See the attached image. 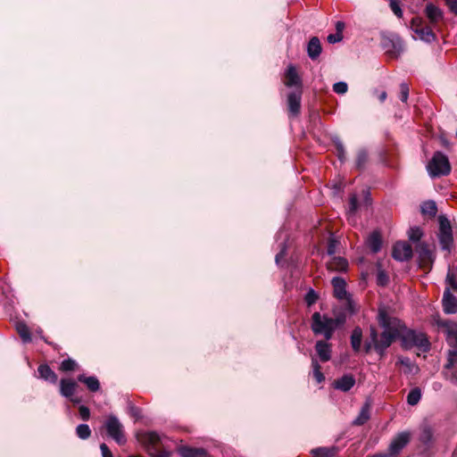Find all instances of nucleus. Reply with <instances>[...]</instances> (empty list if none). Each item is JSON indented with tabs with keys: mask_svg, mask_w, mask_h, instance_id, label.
Instances as JSON below:
<instances>
[{
	"mask_svg": "<svg viewBox=\"0 0 457 457\" xmlns=\"http://www.w3.org/2000/svg\"><path fill=\"white\" fill-rule=\"evenodd\" d=\"M107 436L118 445H124L127 442L124 427L120 420L113 414H110L104 423Z\"/></svg>",
	"mask_w": 457,
	"mask_h": 457,
	"instance_id": "nucleus-6",
	"label": "nucleus"
},
{
	"mask_svg": "<svg viewBox=\"0 0 457 457\" xmlns=\"http://www.w3.org/2000/svg\"><path fill=\"white\" fill-rule=\"evenodd\" d=\"M420 264L423 267L432 266L435 261V253L431 246L426 242H419L415 245Z\"/></svg>",
	"mask_w": 457,
	"mask_h": 457,
	"instance_id": "nucleus-9",
	"label": "nucleus"
},
{
	"mask_svg": "<svg viewBox=\"0 0 457 457\" xmlns=\"http://www.w3.org/2000/svg\"><path fill=\"white\" fill-rule=\"evenodd\" d=\"M423 445H429L433 442V432L430 428H425L420 436Z\"/></svg>",
	"mask_w": 457,
	"mask_h": 457,
	"instance_id": "nucleus-40",
	"label": "nucleus"
},
{
	"mask_svg": "<svg viewBox=\"0 0 457 457\" xmlns=\"http://www.w3.org/2000/svg\"><path fill=\"white\" fill-rule=\"evenodd\" d=\"M16 330L23 343L28 344L31 342V335L29 328L24 322H18L16 324Z\"/></svg>",
	"mask_w": 457,
	"mask_h": 457,
	"instance_id": "nucleus-31",
	"label": "nucleus"
},
{
	"mask_svg": "<svg viewBox=\"0 0 457 457\" xmlns=\"http://www.w3.org/2000/svg\"><path fill=\"white\" fill-rule=\"evenodd\" d=\"M311 328L315 336H323L326 340H330L335 332L332 318L319 312L312 316Z\"/></svg>",
	"mask_w": 457,
	"mask_h": 457,
	"instance_id": "nucleus-3",
	"label": "nucleus"
},
{
	"mask_svg": "<svg viewBox=\"0 0 457 457\" xmlns=\"http://www.w3.org/2000/svg\"><path fill=\"white\" fill-rule=\"evenodd\" d=\"M370 339L374 343V351L382 358L385 356L386 349L396 340L393 335L382 331L379 335L375 327L370 326Z\"/></svg>",
	"mask_w": 457,
	"mask_h": 457,
	"instance_id": "nucleus-7",
	"label": "nucleus"
},
{
	"mask_svg": "<svg viewBox=\"0 0 457 457\" xmlns=\"http://www.w3.org/2000/svg\"><path fill=\"white\" fill-rule=\"evenodd\" d=\"M371 349L374 350V343L370 337L369 340H367L364 344L365 353H370Z\"/></svg>",
	"mask_w": 457,
	"mask_h": 457,
	"instance_id": "nucleus-59",
	"label": "nucleus"
},
{
	"mask_svg": "<svg viewBox=\"0 0 457 457\" xmlns=\"http://www.w3.org/2000/svg\"><path fill=\"white\" fill-rule=\"evenodd\" d=\"M277 240L283 239V241L279 245V252L276 254L275 262L278 265L280 264V261L286 256L287 252V241L288 239V235L284 229H279L277 233Z\"/></svg>",
	"mask_w": 457,
	"mask_h": 457,
	"instance_id": "nucleus-20",
	"label": "nucleus"
},
{
	"mask_svg": "<svg viewBox=\"0 0 457 457\" xmlns=\"http://www.w3.org/2000/svg\"><path fill=\"white\" fill-rule=\"evenodd\" d=\"M367 243L372 253H377L381 250L382 241L378 232H372L370 235Z\"/></svg>",
	"mask_w": 457,
	"mask_h": 457,
	"instance_id": "nucleus-29",
	"label": "nucleus"
},
{
	"mask_svg": "<svg viewBox=\"0 0 457 457\" xmlns=\"http://www.w3.org/2000/svg\"><path fill=\"white\" fill-rule=\"evenodd\" d=\"M443 311L446 314L457 313V297L450 291V287H445L442 298Z\"/></svg>",
	"mask_w": 457,
	"mask_h": 457,
	"instance_id": "nucleus-11",
	"label": "nucleus"
},
{
	"mask_svg": "<svg viewBox=\"0 0 457 457\" xmlns=\"http://www.w3.org/2000/svg\"><path fill=\"white\" fill-rule=\"evenodd\" d=\"M422 236H423V231L418 226H414V227L410 228V229L408 231L409 240L413 242V243L420 242V239H421Z\"/></svg>",
	"mask_w": 457,
	"mask_h": 457,
	"instance_id": "nucleus-35",
	"label": "nucleus"
},
{
	"mask_svg": "<svg viewBox=\"0 0 457 457\" xmlns=\"http://www.w3.org/2000/svg\"><path fill=\"white\" fill-rule=\"evenodd\" d=\"M445 2L449 10L453 13L457 14V0H445Z\"/></svg>",
	"mask_w": 457,
	"mask_h": 457,
	"instance_id": "nucleus-55",
	"label": "nucleus"
},
{
	"mask_svg": "<svg viewBox=\"0 0 457 457\" xmlns=\"http://www.w3.org/2000/svg\"><path fill=\"white\" fill-rule=\"evenodd\" d=\"M333 90L338 95H343L348 90L347 83L345 81L337 82L333 85Z\"/></svg>",
	"mask_w": 457,
	"mask_h": 457,
	"instance_id": "nucleus-46",
	"label": "nucleus"
},
{
	"mask_svg": "<svg viewBox=\"0 0 457 457\" xmlns=\"http://www.w3.org/2000/svg\"><path fill=\"white\" fill-rule=\"evenodd\" d=\"M130 413L137 418L139 417V410L137 407H131Z\"/></svg>",
	"mask_w": 457,
	"mask_h": 457,
	"instance_id": "nucleus-62",
	"label": "nucleus"
},
{
	"mask_svg": "<svg viewBox=\"0 0 457 457\" xmlns=\"http://www.w3.org/2000/svg\"><path fill=\"white\" fill-rule=\"evenodd\" d=\"M304 300L307 305L311 306L318 300V295L312 288H310L305 295Z\"/></svg>",
	"mask_w": 457,
	"mask_h": 457,
	"instance_id": "nucleus-49",
	"label": "nucleus"
},
{
	"mask_svg": "<svg viewBox=\"0 0 457 457\" xmlns=\"http://www.w3.org/2000/svg\"><path fill=\"white\" fill-rule=\"evenodd\" d=\"M356 383L355 378L352 374H345L333 382V387L342 392H348Z\"/></svg>",
	"mask_w": 457,
	"mask_h": 457,
	"instance_id": "nucleus-13",
	"label": "nucleus"
},
{
	"mask_svg": "<svg viewBox=\"0 0 457 457\" xmlns=\"http://www.w3.org/2000/svg\"><path fill=\"white\" fill-rule=\"evenodd\" d=\"M286 78H287V81L285 84L287 87H297L301 89L302 79H301L300 76L298 75L296 69L294 65L290 64L287 67Z\"/></svg>",
	"mask_w": 457,
	"mask_h": 457,
	"instance_id": "nucleus-19",
	"label": "nucleus"
},
{
	"mask_svg": "<svg viewBox=\"0 0 457 457\" xmlns=\"http://www.w3.org/2000/svg\"><path fill=\"white\" fill-rule=\"evenodd\" d=\"M424 12L432 25L437 24L444 18L443 11L432 3L426 5Z\"/></svg>",
	"mask_w": 457,
	"mask_h": 457,
	"instance_id": "nucleus-14",
	"label": "nucleus"
},
{
	"mask_svg": "<svg viewBox=\"0 0 457 457\" xmlns=\"http://www.w3.org/2000/svg\"><path fill=\"white\" fill-rule=\"evenodd\" d=\"M378 98H379V101H380V102H384V101L386 99V92L383 91V92L379 95Z\"/></svg>",
	"mask_w": 457,
	"mask_h": 457,
	"instance_id": "nucleus-63",
	"label": "nucleus"
},
{
	"mask_svg": "<svg viewBox=\"0 0 457 457\" xmlns=\"http://www.w3.org/2000/svg\"><path fill=\"white\" fill-rule=\"evenodd\" d=\"M333 143H334V145H335V146L337 148L338 159L342 162H345V147H344V145H343L342 141L337 137H335L333 138Z\"/></svg>",
	"mask_w": 457,
	"mask_h": 457,
	"instance_id": "nucleus-38",
	"label": "nucleus"
},
{
	"mask_svg": "<svg viewBox=\"0 0 457 457\" xmlns=\"http://www.w3.org/2000/svg\"><path fill=\"white\" fill-rule=\"evenodd\" d=\"M79 416L83 420H87L90 417V411L85 405H80L79 408Z\"/></svg>",
	"mask_w": 457,
	"mask_h": 457,
	"instance_id": "nucleus-53",
	"label": "nucleus"
},
{
	"mask_svg": "<svg viewBox=\"0 0 457 457\" xmlns=\"http://www.w3.org/2000/svg\"><path fill=\"white\" fill-rule=\"evenodd\" d=\"M445 283L449 286L450 290H455L457 291V279L455 278V275L449 270L446 278H445Z\"/></svg>",
	"mask_w": 457,
	"mask_h": 457,
	"instance_id": "nucleus-42",
	"label": "nucleus"
},
{
	"mask_svg": "<svg viewBox=\"0 0 457 457\" xmlns=\"http://www.w3.org/2000/svg\"><path fill=\"white\" fill-rule=\"evenodd\" d=\"M386 40H388V42L392 44V46L394 49H397V46H400V45H401V42H400V39L398 37H394L393 38H387Z\"/></svg>",
	"mask_w": 457,
	"mask_h": 457,
	"instance_id": "nucleus-60",
	"label": "nucleus"
},
{
	"mask_svg": "<svg viewBox=\"0 0 457 457\" xmlns=\"http://www.w3.org/2000/svg\"><path fill=\"white\" fill-rule=\"evenodd\" d=\"M339 448L337 446L317 447L311 451L313 457H336Z\"/></svg>",
	"mask_w": 457,
	"mask_h": 457,
	"instance_id": "nucleus-23",
	"label": "nucleus"
},
{
	"mask_svg": "<svg viewBox=\"0 0 457 457\" xmlns=\"http://www.w3.org/2000/svg\"><path fill=\"white\" fill-rule=\"evenodd\" d=\"M138 440L145 445L146 452L151 457H170V452L161 449L162 437L157 432H144L140 435Z\"/></svg>",
	"mask_w": 457,
	"mask_h": 457,
	"instance_id": "nucleus-2",
	"label": "nucleus"
},
{
	"mask_svg": "<svg viewBox=\"0 0 457 457\" xmlns=\"http://www.w3.org/2000/svg\"><path fill=\"white\" fill-rule=\"evenodd\" d=\"M422 21L420 18H413L411 22V28L413 30L415 28H422Z\"/></svg>",
	"mask_w": 457,
	"mask_h": 457,
	"instance_id": "nucleus-58",
	"label": "nucleus"
},
{
	"mask_svg": "<svg viewBox=\"0 0 457 457\" xmlns=\"http://www.w3.org/2000/svg\"><path fill=\"white\" fill-rule=\"evenodd\" d=\"M100 450L103 457H112V453L110 451L109 447L106 444L103 443L100 445Z\"/></svg>",
	"mask_w": 457,
	"mask_h": 457,
	"instance_id": "nucleus-56",
	"label": "nucleus"
},
{
	"mask_svg": "<svg viewBox=\"0 0 457 457\" xmlns=\"http://www.w3.org/2000/svg\"><path fill=\"white\" fill-rule=\"evenodd\" d=\"M78 380L84 383L91 392H96L100 389V382L95 376L87 377L84 374H80L78 376Z\"/></svg>",
	"mask_w": 457,
	"mask_h": 457,
	"instance_id": "nucleus-24",
	"label": "nucleus"
},
{
	"mask_svg": "<svg viewBox=\"0 0 457 457\" xmlns=\"http://www.w3.org/2000/svg\"><path fill=\"white\" fill-rule=\"evenodd\" d=\"M181 457H210L203 448L183 447L180 449Z\"/></svg>",
	"mask_w": 457,
	"mask_h": 457,
	"instance_id": "nucleus-28",
	"label": "nucleus"
},
{
	"mask_svg": "<svg viewBox=\"0 0 457 457\" xmlns=\"http://www.w3.org/2000/svg\"><path fill=\"white\" fill-rule=\"evenodd\" d=\"M346 300V303H345V310L349 313V314H354L356 312V307H355V303L352 300L351 296L348 295L346 298H345Z\"/></svg>",
	"mask_w": 457,
	"mask_h": 457,
	"instance_id": "nucleus-51",
	"label": "nucleus"
},
{
	"mask_svg": "<svg viewBox=\"0 0 457 457\" xmlns=\"http://www.w3.org/2000/svg\"><path fill=\"white\" fill-rule=\"evenodd\" d=\"M409 86L405 82L400 84L399 98L403 103H406L409 97Z\"/></svg>",
	"mask_w": 457,
	"mask_h": 457,
	"instance_id": "nucleus-44",
	"label": "nucleus"
},
{
	"mask_svg": "<svg viewBox=\"0 0 457 457\" xmlns=\"http://www.w3.org/2000/svg\"><path fill=\"white\" fill-rule=\"evenodd\" d=\"M77 366V363L74 360L69 358L63 360L61 363L60 370L62 371H71L73 370Z\"/></svg>",
	"mask_w": 457,
	"mask_h": 457,
	"instance_id": "nucleus-41",
	"label": "nucleus"
},
{
	"mask_svg": "<svg viewBox=\"0 0 457 457\" xmlns=\"http://www.w3.org/2000/svg\"><path fill=\"white\" fill-rule=\"evenodd\" d=\"M351 346L355 353L361 350L362 341V330L360 327H355L350 337Z\"/></svg>",
	"mask_w": 457,
	"mask_h": 457,
	"instance_id": "nucleus-26",
	"label": "nucleus"
},
{
	"mask_svg": "<svg viewBox=\"0 0 457 457\" xmlns=\"http://www.w3.org/2000/svg\"><path fill=\"white\" fill-rule=\"evenodd\" d=\"M337 244L338 242L337 239H335L332 237H329L327 249V253L328 255H334L336 253Z\"/></svg>",
	"mask_w": 457,
	"mask_h": 457,
	"instance_id": "nucleus-50",
	"label": "nucleus"
},
{
	"mask_svg": "<svg viewBox=\"0 0 457 457\" xmlns=\"http://www.w3.org/2000/svg\"><path fill=\"white\" fill-rule=\"evenodd\" d=\"M413 31L424 42L431 43L436 40V35L429 27L415 28Z\"/></svg>",
	"mask_w": 457,
	"mask_h": 457,
	"instance_id": "nucleus-27",
	"label": "nucleus"
},
{
	"mask_svg": "<svg viewBox=\"0 0 457 457\" xmlns=\"http://www.w3.org/2000/svg\"><path fill=\"white\" fill-rule=\"evenodd\" d=\"M334 289V295L339 300L346 298L349 295L346 292V282L341 277H334L331 280Z\"/></svg>",
	"mask_w": 457,
	"mask_h": 457,
	"instance_id": "nucleus-16",
	"label": "nucleus"
},
{
	"mask_svg": "<svg viewBox=\"0 0 457 457\" xmlns=\"http://www.w3.org/2000/svg\"><path fill=\"white\" fill-rule=\"evenodd\" d=\"M421 398V391L419 387L411 389L407 395V403L410 405H416Z\"/></svg>",
	"mask_w": 457,
	"mask_h": 457,
	"instance_id": "nucleus-36",
	"label": "nucleus"
},
{
	"mask_svg": "<svg viewBox=\"0 0 457 457\" xmlns=\"http://www.w3.org/2000/svg\"><path fill=\"white\" fill-rule=\"evenodd\" d=\"M398 362L405 368V374H416L419 370L418 366L409 357H399Z\"/></svg>",
	"mask_w": 457,
	"mask_h": 457,
	"instance_id": "nucleus-30",
	"label": "nucleus"
},
{
	"mask_svg": "<svg viewBox=\"0 0 457 457\" xmlns=\"http://www.w3.org/2000/svg\"><path fill=\"white\" fill-rule=\"evenodd\" d=\"M343 39V35L340 33L330 34L328 36L327 40L329 44L340 42Z\"/></svg>",
	"mask_w": 457,
	"mask_h": 457,
	"instance_id": "nucleus-54",
	"label": "nucleus"
},
{
	"mask_svg": "<svg viewBox=\"0 0 457 457\" xmlns=\"http://www.w3.org/2000/svg\"><path fill=\"white\" fill-rule=\"evenodd\" d=\"M427 170L431 178L446 176L451 172L448 157L442 152H436L427 165Z\"/></svg>",
	"mask_w": 457,
	"mask_h": 457,
	"instance_id": "nucleus-5",
	"label": "nucleus"
},
{
	"mask_svg": "<svg viewBox=\"0 0 457 457\" xmlns=\"http://www.w3.org/2000/svg\"><path fill=\"white\" fill-rule=\"evenodd\" d=\"M437 326L445 329L446 337L457 330V323L450 320H440Z\"/></svg>",
	"mask_w": 457,
	"mask_h": 457,
	"instance_id": "nucleus-32",
	"label": "nucleus"
},
{
	"mask_svg": "<svg viewBox=\"0 0 457 457\" xmlns=\"http://www.w3.org/2000/svg\"><path fill=\"white\" fill-rule=\"evenodd\" d=\"M421 212L424 215H428L430 217H435L437 212V206L435 201L428 200L424 202L421 206Z\"/></svg>",
	"mask_w": 457,
	"mask_h": 457,
	"instance_id": "nucleus-33",
	"label": "nucleus"
},
{
	"mask_svg": "<svg viewBox=\"0 0 457 457\" xmlns=\"http://www.w3.org/2000/svg\"><path fill=\"white\" fill-rule=\"evenodd\" d=\"M448 345H457V330L446 337Z\"/></svg>",
	"mask_w": 457,
	"mask_h": 457,
	"instance_id": "nucleus-57",
	"label": "nucleus"
},
{
	"mask_svg": "<svg viewBox=\"0 0 457 457\" xmlns=\"http://www.w3.org/2000/svg\"><path fill=\"white\" fill-rule=\"evenodd\" d=\"M370 418V404L369 403H365L358 416L353 420V425L354 426H361L365 424Z\"/></svg>",
	"mask_w": 457,
	"mask_h": 457,
	"instance_id": "nucleus-22",
	"label": "nucleus"
},
{
	"mask_svg": "<svg viewBox=\"0 0 457 457\" xmlns=\"http://www.w3.org/2000/svg\"><path fill=\"white\" fill-rule=\"evenodd\" d=\"M76 435L79 438L86 440L91 436V429L87 424H79L76 428Z\"/></svg>",
	"mask_w": 457,
	"mask_h": 457,
	"instance_id": "nucleus-37",
	"label": "nucleus"
},
{
	"mask_svg": "<svg viewBox=\"0 0 457 457\" xmlns=\"http://www.w3.org/2000/svg\"><path fill=\"white\" fill-rule=\"evenodd\" d=\"M368 161V154L365 150H360L357 154L355 166L358 170H362Z\"/></svg>",
	"mask_w": 457,
	"mask_h": 457,
	"instance_id": "nucleus-39",
	"label": "nucleus"
},
{
	"mask_svg": "<svg viewBox=\"0 0 457 457\" xmlns=\"http://www.w3.org/2000/svg\"><path fill=\"white\" fill-rule=\"evenodd\" d=\"M344 29H345V23L343 21H337V23H336L337 33L342 34Z\"/></svg>",
	"mask_w": 457,
	"mask_h": 457,
	"instance_id": "nucleus-61",
	"label": "nucleus"
},
{
	"mask_svg": "<svg viewBox=\"0 0 457 457\" xmlns=\"http://www.w3.org/2000/svg\"><path fill=\"white\" fill-rule=\"evenodd\" d=\"M78 387L77 383L70 378H62L60 381V394L66 398L73 396Z\"/></svg>",
	"mask_w": 457,
	"mask_h": 457,
	"instance_id": "nucleus-18",
	"label": "nucleus"
},
{
	"mask_svg": "<svg viewBox=\"0 0 457 457\" xmlns=\"http://www.w3.org/2000/svg\"><path fill=\"white\" fill-rule=\"evenodd\" d=\"M456 362H457V353L448 351L447 352V361L445 364V369H446V370L453 369Z\"/></svg>",
	"mask_w": 457,
	"mask_h": 457,
	"instance_id": "nucleus-45",
	"label": "nucleus"
},
{
	"mask_svg": "<svg viewBox=\"0 0 457 457\" xmlns=\"http://www.w3.org/2000/svg\"><path fill=\"white\" fill-rule=\"evenodd\" d=\"M346 318L345 314H339L335 319L332 318L333 328L336 330L338 327L343 326L345 323Z\"/></svg>",
	"mask_w": 457,
	"mask_h": 457,
	"instance_id": "nucleus-52",
	"label": "nucleus"
},
{
	"mask_svg": "<svg viewBox=\"0 0 457 457\" xmlns=\"http://www.w3.org/2000/svg\"><path fill=\"white\" fill-rule=\"evenodd\" d=\"M392 256L399 262L409 261L412 256V248L407 242L398 241L393 246Z\"/></svg>",
	"mask_w": 457,
	"mask_h": 457,
	"instance_id": "nucleus-10",
	"label": "nucleus"
},
{
	"mask_svg": "<svg viewBox=\"0 0 457 457\" xmlns=\"http://www.w3.org/2000/svg\"><path fill=\"white\" fill-rule=\"evenodd\" d=\"M401 345L405 350H410L413 347L427 352L430 348V343L423 332L417 331L414 329H409L404 326L401 336Z\"/></svg>",
	"mask_w": 457,
	"mask_h": 457,
	"instance_id": "nucleus-1",
	"label": "nucleus"
},
{
	"mask_svg": "<svg viewBox=\"0 0 457 457\" xmlns=\"http://www.w3.org/2000/svg\"><path fill=\"white\" fill-rule=\"evenodd\" d=\"M328 340H318L315 344V351L319 359L322 362H327L331 359L332 345L328 343Z\"/></svg>",
	"mask_w": 457,
	"mask_h": 457,
	"instance_id": "nucleus-12",
	"label": "nucleus"
},
{
	"mask_svg": "<svg viewBox=\"0 0 457 457\" xmlns=\"http://www.w3.org/2000/svg\"><path fill=\"white\" fill-rule=\"evenodd\" d=\"M312 374L317 383H321L325 380V376L321 372V367L315 358L312 359Z\"/></svg>",
	"mask_w": 457,
	"mask_h": 457,
	"instance_id": "nucleus-34",
	"label": "nucleus"
},
{
	"mask_svg": "<svg viewBox=\"0 0 457 457\" xmlns=\"http://www.w3.org/2000/svg\"><path fill=\"white\" fill-rule=\"evenodd\" d=\"M358 209V199L355 194L352 195L349 198L348 213L354 214Z\"/></svg>",
	"mask_w": 457,
	"mask_h": 457,
	"instance_id": "nucleus-48",
	"label": "nucleus"
},
{
	"mask_svg": "<svg viewBox=\"0 0 457 457\" xmlns=\"http://www.w3.org/2000/svg\"><path fill=\"white\" fill-rule=\"evenodd\" d=\"M306 52L309 58L312 59V61H315L319 58L322 52V47L319 37H312L309 40L306 47Z\"/></svg>",
	"mask_w": 457,
	"mask_h": 457,
	"instance_id": "nucleus-17",
	"label": "nucleus"
},
{
	"mask_svg": "<svg viewBox=\"0 0 457 457\" xmlns=\"http://www.w3.org/2000/svg\"><path fill=\"white\" fill-rule=\"evenodd\" d=\"M348 262L343 257H333L328 263V268L333 271H346Z\"/></svg>",
	"mask_w": 457,
	"mask_h": 457,
	"instance_id": "nucleus-25",
	"label": "nucleus"
},
{
	"mask_svg": "<svg viewBox=\"0 0 457 457\" xmlns=\"http://www.w3.org/2000/svg\"><path fill=\"white\" fill-rule=\"evenodd\" d=\"M389 6L395 16H397L398 18L403 17V11L400 6L399 0H389Z\"/></svg>",
	"mask_w": 457,
	"mask_h": 457,
	"instance_id": "nucleus-43",
	"label": "nucleus"
},
{
	"mask_svg": "<svg viewBox=\"0 0 457 457\" xmlns=\"http://www.w3.org/2000/svg\"><path fill=\"white\" fill-rule=\"evenodd\" d=\"M302 90L290 92L287 96L288 110L293 115H297L301 108Z\"/></svg>",
	"mask_w": 457,
	"mask_h": 457,
	"instance_id": "nucleus-15",
	"label": "nucleus"
},
{
	"mask_svg": "<svg viewBox=\"0 0 457 457\" xmlns=\"http://www.w3.org/2000/svg\"><path fill=\"white\" fill-rule=\"evenodd\" d=\"M389 281V278L385 270H378L377 273V283L379 286H386Z\"/></svg>",
	"mask_w": 457,
	"mask_h": 457,
	"instance_id": "nucleus-47",
	"label": "nucleus"
},
{
	"mask_svg": "<svg viewBox=\"0 0 457 457\" xmlns=\"http://www.w3.org/2000/svg\"><path fill=\"white\" fill-rule=\"evenodd\" d=\"M449 345L451 346V349H449L448 351L457 353V345Z\"/></svg>",
	"mask_w": 457,
	"mask_h": 457,
	"instance_id": "nucleus-64",
	"label": "nucleus"
},
{
	"mask_svg": "<svg viewBox=\"0 0 457 457\" xmlns=\"http://www.w3.org/2000/svg\"><path fill=\"white\" fill-rule=\"evenodd\" d=\"M438 240L441 249L444 251L450 252L453 245V230L450 220L446 217L440 215L438 218Z\"/></svg>",
	"mask_w": 457,
	"mask_h": 457,
	"instance_id": "nucleus-8",
	"label": "nucleus"
},
{
	"mask_svg": "<svg viewBox=\"0 0 457 457\" xmlns=\"http://www.w3.org/2000/svg\"><path fill=\"white\" fill-rule=\"evenodd\" d=\"M37 372L40 378L53 384L56 383L57 375L47 364L39 365L37 368Z\"/></svg>",
	"mask_w": 457,
	"mask_h": 457,
	"instance_id": "nucleus-21",
	"label": "nucleus"
},
{
	"mask_svg": "<svg viewBox=\"0 0 457 457\" xmlns=\"http://www.w3.org/2000/svg\"><path fill=\"white\" fill-rule=\"evenodd\" d=\"M377 320L383 331L393 335L396 339L399 338L403 328H404V324L401 320L389 315L385 309L381 308L378 310Z\"/></svg>",
	"mask_w": 457,
	"mask_h": 457,
	"instance_id": "nucleus-4",
	"label": "nucleus"
}]
</instances>
